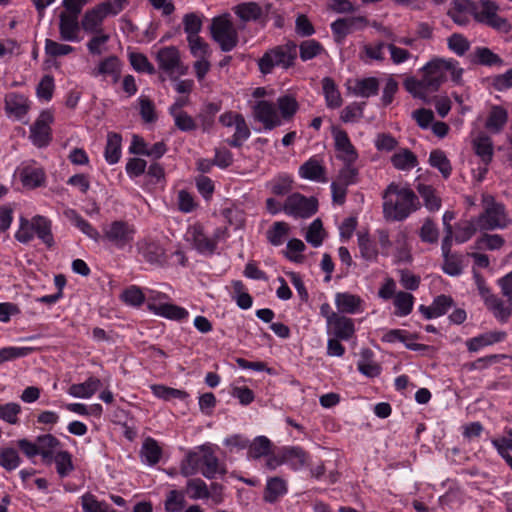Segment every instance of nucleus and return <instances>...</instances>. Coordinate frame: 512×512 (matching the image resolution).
Instances as JSON below:
<instances>
[{
  "instance_id": "6e6d98bb",
  "label": "nucleus",
  "mask_w": 512,
  "mask_h": 512,
  "mask_svg": "<svg viewBox=\"0 0 512 512\" xmlns=\"http://www.w3.org/2000/svg\"><path fill=\"white\" fill-rule=\"evenodd\" d=\"M271 442L265 436L257 437L249 448V455L254 459L267 456L270 453Z\"/></svg>"
},
{
  "instance_id": "69168bd1",
  "label": "nucleus",
  "mask_w": 512,
  "mask_h": 512,
  "mask_svg": "<svg viewBox=\"0 0 512 512\" xmlns=\"http://www.w3.org/2000/svg\"><path fill=\"white\" fill-rule=\"evenodd\" d=\"M184 31L187 33V37L199 36V32L202 28V21L199 16L195 13H188L183 17Z\"/></svg>"
},
{
  "instance_id": "a19ab883",
  "label": "nucleus",
  "mask_w": 512,
  "mask_h": 512,
  "mask_svg": "<svg viewBox=\"0 0 512 512\" xmlns=\"http://www.w3.org/2000/svg\"><path fill=\"white\" fill-rule=\"evenodd\" d=\"M141 455L149 465H155L161 458L162 450L156 440L146 438L142 445Z\"/></svg>"
},
{
  "instance_id": "20e7f679",
  "label": "nucleus",
  "mask_w": 512,
  "mask_h": 512,
  "mask_svg": "<svg viewBox=\"0 0 512 512\" xmlns=\"http://www.w3.org/2000/svg\"><path fill=\"white\" fill-rule=\"evenodd\" d=\"M297 54V44L289 40L266 51L258 61L259 69L263 74L271 73L274 67L287 70L295 65Z\"/></svg>"
},
{
  "instance_id": "cd10ccee",
  "label": "nucleus",
  "mask_w": 512,
  "mask_h": 512,
  "mask_svg": "<svg viewBox=\"0 0 512 512\" xmlns=\"http://www.w3.org/2000/svg\"><path fill=\"white\" fill-rule=\"evenodd\" d=\"M379 90V81L375 77H368L356 80L355 85L351 88L354 95L368 98L371 95H376Z\"/></svg>"
},
{
  "instance_id": "f704fd0d",
  "label": "nucleus",
  "mask_w": 512,
  "mask_h": 512,
  "mask_svg": "<svg viewBox=\"0 0 512 512\" xmlns=\"http://www.w3.org/2000/svg\"><path fill=\"white\" fill-rule=\"evenodd\" d=\"M391 162L396 169L409 170L418 165L416 155L409 149H402L391 157Z\"/></svg>"
},
{
  "instance_id": "393cba45",
  "label": "nucleus",
  "mask_w": 512,
  "mask_h": 512,
  "mask_svg": "<svg viewBox=\"0 0 512 512\" xmlns=\"http://www.w3.org/2000/svg\"><path fill=\"white\" fill-rule=\"evenodd\" d=\"M34 226V233L37 235V237L42 240L48 248L53 247L54 237L51 230V221L44 216L37 215L34 216Z\"/></svg>"
},
{
  "instance_id": "a18cd8bd",
  "label": "nucleus",
  "mask_w": 512,
  "mask_h": 512,
  "mask_svg": "<svg viewBox=\"0 0 512 512\" xmlns=\"http://www.w3.org/2000/svg\"><path fill=\"white\" fill-rule=\"evenodd\" d=\"M358 245L361 256L368 260H376L378 256V250L376 244L369 238L367 233L358 235Z\"/></svg>"
},
{
  "instance_id": "f257e3e1",
  "label": "nucleus",
  "mask_w": 512,
  "mask_h": 512,
  "mask_svg": "<svg viewBox=\"0 0 512 512\" xmlns=\"http://www.w3.org/2000/svg\"><path fill=\"white\" fill-rule=\"evenodd\" d=\"M456 64L457 62L452 60L434 59L422 68L421 79L408 77L404 81V87L414 98L429 103V94L438 91L446 81V72L451 73V78L455 83H461L463 69L457 67Z\"/></svg>"
},
{
  "instance_id": "6ab92c4d",
  "label": "nucleus",
  "mask_w": 512,
  "mask_h": 512,
  "mask_svg": "<svg viewBox=\"0 0 512 512\" xmlns=\"http://www.w3.org/2000/svg\"><path fill=\"white\" fill-rule=\"evenodd\" d=\"M484 303L488 310H490L494 317L501 322H506L512 315V300L506 298L505 301L501 300L495 294L489 296Z\"/></svg>"
},
{
  "instance_id": "de8ad7c7",
  "label": "nucleus",
  "mask_w": 512,
  "mask_h": 512,
  "mask_svg": "<svg viewBox=\"0 0 512 512\" xmlns=\"http://www.w3.org/2000/svg\"><path fill=\"white\" fill-rule=\"evenodd\" d=\"M498 5L491 0L481 1V10L479 11L478 5H476V13L473 17L477 22L486 23L488 20L493 18L498 11Z\"/></svg>"
},
{
  "instance_id": "473e14b6",
  "label": "nucleus",
  "mask_w": 512,
  "mask_h": 512,
  "mask_svg": "<svg viewBox=\"0 0 512 512\" xmlns=\"http://www.w3.org/2000/svg\"><path fill=\"white\" fill-rule=\"evenodd\" d=\"M506 337V333L503 331L489 332L479 337H475L467 342L469 351H477L483 346L491 345L496 342L502 341Z\"/></svg>"
},
{
  "instance_id": "72a5a7b5",
  "label": "nucleus",
  "mask_w": 512,
  "mask_h": 512,
  "mask_svg": "<svg viewBox=\"0 0 512 512\" xmlns=\"http://www.w3.org/2000/svg\"><path fill=\"white\" fill-rule=\"evenodd\" d=\"M235 13L245 21H256L263 17V9L256 2L242 3L236 6Z\"/></svg>"
},
{
  "instance_id": "ddd939ff",
  "label": "nucleus",
  "mask_w": 512,
  "mask_h": 512,
  "mask_svg": "<svg viewBox=\"0 0 512 512\" xmlns=\"http://www.w3.org/2000/svg\"><path fill=\"white\" fill-rule=\"evenodd\" d=\"M255 120L262 123L265 129L271 130L281 125V119L273 103L260 100L253 106Z\"/></svg>"
},
{
  "instance_id": "1a4fd4ad",
  "label": "nucleus",
  "mask_w": 512,
  "mask_h": 512,
  "mask_svg": "<svg viewBox=\"0 0 512 512\" xmlns=\"http://www.w3.org/2000/svg\"><path fill=\"white\" fill-rule=\"evenodd\" d=\"M103 234L105 239L121 249L134 240L136 229L124 220H116L104 228Z\"/></svg>"
},
{
  "instance_id": "0eeeda50",
  "label": "nucleus",
  "mask_w": 512,
  "mask_h": 512,
  "mask_svg": "<svg viewBox=\"0 0 512 512\" xmlns=\"http://www.w3.org/2000/svg\"><path fill=\"white\" fill-rule=\"evenodd\" d=\"M318 201L315 197H306L300 193H293L287 197L283 211L295 218H308L316 213Z\"/></svg>"
},
{
  "instance_id": "c9c22d12",
  "label": "nucleus",
  "mask_w": 512,
  "mask_h": 512,
  "mask_svg": "<svg viewBox=\"0 0 512 512\" xmlns=\"http://www.w3.org/2000/svg\"><path fill=\"white\" fill-rule=\"evenodd\" d=\"M417 191L424 201L425 207L429 211H437L441 207V198L437 195L436 190L425 184H418Z\"/></svg>"
},
{
  "instance_id": "58836bf2",
  "label": "nucleus",
  "mask_w": 512,
  "mask_h": 512,
  "mask_svg": "<svg viewBox=\"0 0 512 512\" xmlns=\"http://www.w3.org/2000/svg\"><path fill=\"white\" fill-rule=\"evenodd\" d=\"M473 62L484 66L503 65V60L487 47H478L475 49Z\"/></svg>"
},
{
  "instance_id": "4c0bfd02",
  "label": "nucleus",
  "mask_w": 512,
  "mask_h": 512,
  "mask_svg": "<svg viewBox=\"0 0 512 512\" xmlns=\"http://www.w3.org/2000/svg\"><path fill=\"white\" fill-rule=\"evenodd\" d=\"M429 164L432 167L437 168L444 178H448L452 172V166L449 159L440 149L431 151Z\"/></svg>"
},
{
  "instance_id": "864d4df0",
  "label": "nucleus",
  "mask_w": 512,
  "mask_h": 512,
  "mask_svg": "<svg viewBox=\"0 0 512 512\" xmlns=\"http://www.w3.org/2000/svg\"><path fill=\"white\" fill-rule=\"evenodd\" d=\"M334 181L346 187L355 184L358 181V169L352 163H345Z\"/></svg>"
},
{
  "instance_id": "ea45409f",
  "label": "nucleus",
  "mask_w": 512,
  "mask_h": 512,
  "mask_svg": "<svg viewBox=\"0 0 512 512\" xmlns=\"http://www.w3.org/2000/svg\"><path fill=\"white\" fill-rule=\"evenodd\" d=\"M325 52L323 45L315 39L302 41L299 45V55L302 61L311 60Z\"/></svg>"
},
{
  "instance_id": "0e129e2a",
  "label": "nucleus",
  "mask_w": 512,
  "mask_h": 512,
  "mask_svg": "<svg viewBox=\"0 0 512 512\" xmlns=\"http://www.w3.org/2000/svg\"><path fill=\"white\" fill-rule=\"evenodd\" d=\"M444 257L443 271L450 276H457L462 272V259L458 254H447Z\"/></svg>"
},
{
  "instance_id": "603ef678",
  "label": "nucleus",
  "mask_w": 512,
  "mask_h": 512,
  "mask_svg": "<svg viewBox=\"0 0 512 512\" xmlns=\"http://www.w3.org/2000/svg\"><path fill=\"white\" fill-rule=\"evenodd\" d=\"M277 103L284 119L292 118L299 108L297 100L291 95L279 97Z\"/></svg>"
},
{
  "instance_id": "49530a36",
  "label": "nucleus",
  "mask_w": 512,
  "mask_h": 512,
  "mask_svg": "<svg viewBox=\"0 0 512 512\" xmlns=\"http://www.w3.org/2000/svg\"><path fill=\"white\" fill-rule=\"evenodd\" d=\"M53 461L56 464L57 473L61 477L67 476L74 469L72 456L68 451H59L55 453Z\"/></svg>"
},
{
  "instance_id": "f8f14e48",
  "label": "nucleus",
  "mask_w": 512,
  "mask_h": 512,
  "mask_svg": "<svg viewBox=\"0 0 512 512\" xmlns=\"http://www.w3.org/2000/svg\"><path fill=\"white\" fill-rule=\"evenodd\" d=\"M137 250L144 260L151 265L163 266L166 261V252L162 245L152 239H142L137 243Z\"/></svg>"
},
{
  "instance_id": "e2e57ef3",
  "label": "nucleus",
  "mask_w": 512,
  "mask_h": 512,
  "mask_svg": "<svg viewBox=\"0 0 512 512\" xmlns=\"http://www.w3.org/2000/svg\"><path fill=\"white\" fill-rule=\"evenodd\" d=\"M288 225L285 222H275L273 226L267 231V238L269 242L278 246L282 244L283 237L288 233Z\"/></svg>"
},
{
  "instance_id": "a878e982",
  "label": "nucleus",
  "mask_w": 512,
  "mask_h": 512,
  "mask_svg": "<svg viewBox=\"0 0 512 512\" xmlns=\"http://www.w3.org/2000/svg\"><path fill=\"white\" fill-rule=\"evenodd\" d=\"M322 89L325 96L327 107L335 109L339 108L342 105L341 94L332 78H323Z\"/></svg>"
},
{
  "instance_id": "2eb2a0df",
  "label": "nucleus",
  "mask_w": 512,
  "mask_h": 512,
  "mask_svg": "<svg viewBox=\"0 0 512 512\" xmlns=\"http://www.w3.org/2000/svg\"><path fill=\"white\" fill-rule=\"evenodd\" d=\"M327 331L337 339L349 340L355 334V325L353 319L338 314L327 325Z\"/></svg>"
},
{
  "instance_id": "4468645a",
  "label": "nucleus",
  "mask_w": 512,
  "mask_h": 512,
  "mask_svg": "<svg viewBox=\"0 0 512 512\" xmlns=\"http://www.w3.org/2000/svg\"><path fill=\"white\" fill-rule=\"evenodd\" d=\"M367 23L368 21L364 16L337 19L331 24L335 41L341 43L354 29L364 27Z\"/></svg>"
},
{
  "instance_id": "680f3d73",
  "label": "nucleus",
  "mask_w": 512,
  "mask_h": 512,
  "mask_svg": "<svg viewBox=\"0 0 512 512\" xmlns=\"http://www.w3.org/2000/svg\"><path fill=\"white\" fill-rule=\"evenodd\" d=\"M129 60L136 71L146 72L151 75L155 73L154 66L149 62L148 58L144 54L133 52L129 55Z\"/></svg>"
},
{
  "instance_id": "a211bd4d",
  "label": "nucleus",
  "mask_w": 512,
  "mask_h": 512,
  "mask_svg": "<svg viewBox=\"0 0 512 512\" xmlns=\"http://www.w3.org/2000/svg\"><path fill=\"white\" fill-rule=\"evenodd\" d=\"M38 455H41L42 461L51 464L56 450L61 446L60 441L52 434L40 435L36 438Z\"/></svg>"
},
{
  "instance_id": "dca6fc26",
  "label": "nucleus",
  "mask_w": 512,
  "mask_h": 512,
  "mask_svg": "<svg viewBox=\"0 0 512 512\" xmlns=\"http://www.w3.org/2000/svg\"><path fill=\"white\" fill-rule=\"evenodd\" d=\"M335 148L339 152V158L345 163H353L356 161L358 154L351 144L348 134L344 130H335L333 132Z\"/></svg>"
},
{
  "instance_id": "13d9d810",
  "label": "nucleus",
  "mask_w": 512,
  "mask_h": 512,
  "mask_svg": "<svg viewBox=\"0 0 512 512\" xmlns=\"http://www.w3.org/2000/svg\"><path fill=\"white\" fill-rule=\"evenodd\" d=\"M191 54L195 58H207L210 55L209 45L199 36L187 37Z\"/></svg>"
},
{
  "instance_id": "3c124183",
  "label": "nucleus",
  "mask_w": 512,
  "mask_h": 512,
  "mask_svg": "<svg viewBox=\"0 0 512 512\" xmlns=\"http://www.w3.org/2000/svg\"><path fill=\"white\" fill-rule=\"evenodd\" d=\"M34 231V217L31 220L21 217L19 229L15 234V238L20 243L26 244L34 238Z\"/></svg>"
},
{
  "instance_id": "b1692460",
  "label": "nucleus",
  "mask_w": 512,
  "mask_h": 512,
  "mask_svg": "<svg viewBox=\"0 0 512 512\" xmlns=\"http://www.w3.org/2000/svg\"><path fill=\"white\" fill-rule=\"evenodd\" d=\"M101 386V381L95 377H89L85 382L73 384L69 387V394L77 398L91 397Z\"/></svg>"
},
{
  "instance_id": "c756f323",
  "label": "nucleus",
  "mask_w": 512,
  "mask_h": 512,
  "mask_svg": "<svg viewBox=\"0 0 512 512\" xmlns=\"http://www.w3.org/2000/svg\"><path fill=\"white\" fill-rule=\"evenodd\" d=\"M149 309L158 315L173 320H181L188 316V311L186 309L173 304H161L158 306L150 304Z\"/></svg>"
},
{
  "instance_id": "4be33fe9",
  "label": "nucleus",
  "mask_w": 512,
  "mask_h": 512,
  "mask_svg": "<svg viewBox=\"0 0 512 512\" xmlns=\"http://www.w3.org/2000/svg\"><path fill=\"white\" fill-rule=\"evenodd\" d=\"M326 169L321 163L315 159L310 158L308 161L303 163L299 168V175L311 181L326 182L325 177Z\"/></svg>"
},
{
  "instance_id": "5701e85b",
  "label": "nucleus",
  "mask_w": 512,
  "mask_h": 512,
  "mask_svg": "<svg viewBox=\"0 0 512 512\" xmlns=\"http://www.w3.org/2000/svg\"><path fill=\"white\" fill-rule=\"evenodd\" d=\"M362 299L350 293H337L335 303L338 310L342 313L354 314L360 310Z\"/></svg>"
},
{
  "instance_id": "c85d7f7f",
  "label": "nucleus",
  "mask_w": 512,
  "mask_h": 512,
  "mask_svg": "<svg viewBox=\"0 0 512 512\" xmlns=\"http://www.w3.org/2000/svg\"><path fill=\"white\" fill-rule=\"evenodd\" d=\"M20 178L25 187L36 188L44 182L45 173L41 168L27 166L21 170Z\"/></svg>"
},
{
  "instance_id": "79ce46f5",
  "label": "nucleus",
  "mask_w": 512,
  "mask_h": 512,
  "mask_svg": "<svg viewBox=\"0 0 512 512\" xmlns=\"http://www.w3.org/2000/svg\"><path fill=\"white\" fill-rule=\"evenodd\" d=\"M284 460L294 469L303 467L307 463L308 454L300 447H287L283 449Z\"/></svg>"
},
{
  "instance_id": "7c9ffc66",
  "label": "nucleus",
  "mask_w": 512,
  "mask_h": 512,
  "mask_svg": "<svg viewBox=\"0 0 512 512\" xmlns=\"http://www.w3.org/2000/svg\"><path fill=\"white\" fill-rule=\"evenodd\" d=\"M473 148L484 163L488 164L492 160L493 145L489 136L480 134L473 140Z\"/></svg>"
},
{
  "instance_id": "37998d69",
  "label": "nucleus",
  "mask_w": 512,
  "mask_h": 512,
  "mask_svg": "<svg viewBox=\"0 0 512 512\" xmlns=\"http://www.w3.org/2000/svg\"><path fill=\"white\" fill-rule=\"evenodd\" d=\"M21 459L16 449L11 447L0 448V466L7 471L15 470Z\"/></svg>"
},
{
  "instance_id": "e433bc0d",
  "label": "nucleus",
  "mask_w": 512,
  "mask_h": 512,
  "mask_svg": "<svg viewBox=\"0 0 512 512\" xmlns=\"http://www.w3.org/2000/svg\"><path fill=\"white\" fill-rule=\"evenodd\" d=\"M286 492L287 487L283 479L279 477L271 478L270 480H268L266 485L264 500L269 503H273Z\"/></svg>"
},
{
  "instance_id": "c03bdc74",
  "label": "nucleus",
  "mask_w": 512,
  "mask_h": 512,
  "mask_svg": "<svg viewBox=\"0 0 512 512\" xmlns=\"http://www.w3.org/2000/svg\"><path fill=\"white\" fill-rule=\"evenodd\" d=\"M151 390L156 397L163 399L165 401H168L172 398L186 399L188 397V393L186 391L175 389L165 385H151Z\"/></svg>"
},
{
  "instance_id": "052dcab7",
  "label": "nucleus",
  "mask_w": 512,
  "mask_h": 512,
  "mask_svg": "<svg viewBox=\"0 0 512 512\" xmlns=\"http://www.w3.org/2000/svg\"><path fill=\"white\" fill-rule=\"evenodd\" d=\"M187 491L192 499L208 498L210 496L206 483L199 478L188 481Z\"/></svg>"
},
{
  "instance_id": "9b49d317",
  "label": "nucleus",
  "mask_w": 512,
  "mask_h": 512,
  "mask_svg": "<svg viewBox=\"0 0 512 512\" xmlns=\"http://www.w3.org/2000/svg\"><path fill=\"white\" fill-rule=\"evenodd\" d=\"M52 121V114L49 111H43L31 126L30 138L37 147L41 148L50 143L52 139L50 124Z\"/></svg>"
},
{
  "instance_id": "2f4dec72",
  "label": "nucleus",
  "mask_w": 512,
  "mask_h": 512,
  "mask_svg": "<svg viewBox=\"0 0 512 512\" xmlns=\"http://www.w3.org/2000/svg\"><path fill=\"white\" fill-rule=\"evenodd\" d=\"M193 245L200 253L212 254L216 249V241L209 239L203 233L200 226L193 227L192 231Z\"/></svg>"
},
{
  "instance_id": "5fc2aeb1",
  "label": "nucleus",
  "mask_w": 512,
  "mask_h": 512,
  "mask_svg": "<svg viewBox=\"0 0 512 512\" xmlns=\"http://www.w3.org/2000/svg\"><path fill=\"white\" fill-rule=\"evenodd\" d=\"M419 237L426 243H437L439 238V230L431 218H426L420 229Z\"/></svg>"
},
{
  "instance_id": "423d86ee",
  "label": "nucleus",
  "mask_w": 512,
  "mask_h": 512,
  "mask_svg": "<svg viewBox=\"0 0 512 512\" xmlns=\"http://www.w3.org/2000/svg\"><path fill=\"white\" fill-rule=\"evenodd\" d=\"M211 36L217 42L224 52L233 50L239 41L238 32L233 23L229 20L228 15L215 17L212 20Z\"/></svg>"
},
{
  "instance_id": "09e8293b",
  "label": "nucleus",
  "mask_w": 512,
  "mask_h": 512,
  "mask_svg": "<svg viewBox=\"0 0 512 512\" xmlns=\"http://www.w3.org/2000/svg\"><path fill=\"white\" fill-rule=\"evenodd\" d=\"M235 126V133L232 139L228 142L230 146L240 147L243 141L249 138L250 129L246 124V121L242 115H239Z\"/></svg>"
},
{
  "instance_id": "bf43d9fd",
  "label": "nucleus",
  "mask_w": 512,
  "mask_h": 512,
  "mask_svg": "<svg viewBox=\"0 0 512 512\" xmlns=\"http://www.w3.org/2000/svg\"><path fill=\"white\" fill-rule=\"evenodd\" d=\"M119 66H121V64L118 57L109 56L99 63L98 67L93 70L92 74L94 76L116 74Z\"/></svg>"
},
{
  "instance_id": "6e6552de",
  "label": "nucleus",
  "mask_w": 512,
  "mask_h": 512,
  "mask_svg": "<svg viewBox=\"0 0 512 512\" xmlns=\"http://www.w3.org/2000/svg\"><path fill=\"white\" fill-rule=\"evenodd\" d=\"M121 12V6H113L110 2H103L88 10L81 21V26L86 32L98 33L104 18L108 15H117Z\"/></svg>"
},
{
  "instance_id": "7ed1b4c3",
  "label": "nucleus",
  "mask_w": 512,
  "mask_h": 512,
  "mask_svg": "<svg viewBox=\"0 0 512 512\" xmlns=\"http://www.w3.org/2000/svg\"><path fill=\"white\" fill-rule=\"evenodd\" d=\"M181 474L185 477L193 476L198 471L207 479L215 478L216 474H226V468L220 464L219 459L208 445H201L194 451H189L180 466Z\"/></svg>"
},
{
  "instance_id": "f03ea898",
  "label": "nucleus",
  "mask_w": 512,
  "mask_h": 512,
  "mask_svg": "<svg viewBox=\"0 0 512 512\" xmlns=\"http://www.w3.org/2000/svg\"><path fill=\"white\" fill-rule=\"evenodd\" d=\"M383 198V214L390 221H403L420 207L414 191L408 187H400L396 183L388 185Z\"/></svg>"
},
{
  "instance_id": "9d476101",
  "label": "nucleus",
  "mask_w": 512,
  "mask_h": 512,
  "mask_svg": "<svg viewBox=\"0 0 512 512\" xmlns=\"http://www.w3.org/2000/svg\"><path fill=\"white\" fill-rule=\"evenodd\" d=\"M159 68L165 71L170 78L184 75L187 67L183 65L179 50L175 46L163 47L156 55Z\"/></svg>"
},
{
  "instance_id": "bb28decb",
  "label": "nucleus",
  "mask_w": 512,
  "mask_h": 512,
  "mask_svg": "<svg viewBox=\"0 0 512 512\" xmlns=\"http://www.w3.org/2000/svg\"><path fill=\"white\" fill-rule=\"evenodd\" d=\"M121 141L120 134L109 132L107 135V143L105 147V159L110 164H115L119 161L121 156Z\"/></svg>"
},
{
  "instance_id": "39448f33",
  "label": "nucleus",
  "mask_w": 512,
  "mask_h": 512,
  "mask_svg": "<svg viewBox=\"0 0 512 512\" xmlns=\"http://www.w3.org/2000/svg\"><path fill=\"white\" fill-rule=\"evenodd\" d=\"M483 212L476 218L479 230L504 229L510 223L505 206L490 194L482 195Z\"/></svg>"
},
{
  "instance_id": "8fccbe9b",
  "label": "nucleus",
  "mask_w": 512,
  "mask_h": 512,
  "mask_svg": "<svg viewBox=\"0 0 512 512\" xmlns=\"http://www.w3.org/2000/svg\"><path fill=\"white\" fill-rule=\"evenodd\" d=\"M120 298L125 304L134 307L141 306L145 301L144 293L138 286L135 285H132L125 289L121 293Z\"/></svg>"
},
{
  "instance_id": "f3484780",
  "label": "nucleus",
  "mask_w": 512,
  "mask_h": 512,
  "mask_svg": "<svg viewBox=\"0 0 512 512\" xmlns=\"http://www.w3.org/2000/svg\"><path fill=\"white\" fill-rule=\"evenodd\" d=\"M80 26L78 22V16L67 14V12H61L59 15V32L60 38L64 41H76Z\"/></svg>"
},
{
  "instance_id": "4d7b16f0",
  "label": "nucleus",
  "mask_w": 512,
  "mask_h": 512,
  "mask_svg": "<svg viewBox=\"0 0 512 512\" xmlns=\"http://www.w3.org/2000/svg\"><path fill=\"white\" fill-rule=\"evenodd\" d=\"M504 238L498 234H483L477 239L476 244L479 249L498 250L503 247Z\"/></svg>"
},
{
  "instance_id": "338daca9",
  "label": "nucleus",
  "mask_w": 512,
  "mask_h": 512,
  "mask_svg": "<svg viewBox=\"0 0 512 512\" xmlns=\"http://www.w3.org/2000/svg\"><path fill=\"white\" fill-rule=\"evenodd\" d=\"M74 51V48L67 44H61L51 39L45 41V52L51 57L68 55Z\"/></svg>"
},
{
  "instance_id": "412c9836",
  "label": "nucleus",
  "mask_w": 512,
  "mask_h": 512,
  "mask_svg": "<svg viewBox=\"0 0 512 512\" xmlns=\"http://www.w3.org/2000/svg\"><path fill=\"white\" fill-rule=\"evenodd\" d=\"M508 121V112L499 105L491 107L485 122V128L491 133H500Z\"/></svg>"
},
{
  "instance_id": "774afa93",
  "label": "nucleus",
  "mask_w": 512,
  "mask_h": 512,
  "mask_svg": "<svg viewBox=\"0 0 512 512\" xmlns=\"http://www.w3.org/2000/svg\"><path fill=\"white\" fill-rule=\"evenodd\" d=\"M322 231L323 226L321 220L315 219L308 228L306 240L314 247L320 246L323 241Z\"/></svg>"
},
{
  "instance_id": "aec40b11",
  "label": "nucleus",
  "mask_w": 512,
  "mask_h": 512,
  "mask_svg": "<svg viewBox=\"0 0 512 512\" xmlns=\"http://www.w3.org/2000/svg\"><path fill=\"white\" fill-rule=\"evenodd\" d=\"M29 101L23 95L9 93L5 97V110L8 114L20 119L28 113Z\"/></svg>"
}]
</instances>
